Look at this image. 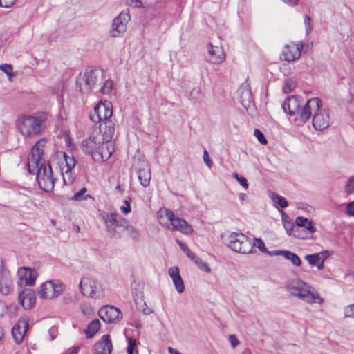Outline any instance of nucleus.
<instances>
[{"label": "nucleus", "mask_w": 354, "mask_h": 354, "mask_svg": "<svg viewBox=\"0 0 354 354\" xmlns=\"http://www.w3.org/2000/svg\"><path fill=\"white\" fill-rule=\"evenodd\" d=\"M46 142L45 139H41L32 147L27 158V167L30 174H36L39 187L45 192H50L54 187V178L50 165L42 160Z\"/></svg>", "instance_id": "1"}, {"label": "nucleus", "mask_w": 354, "mask_h": 354, "mask_svg": "<svg viewBox=\"0 0 354 354\" xmlns=\"http://www.w3.org/2000/svg\"><path fill=\"white\" fill-rule=\"evenodd\" d=\"M113 86V81L106 79L105 72L98 68H89L84 73H80L76 78V88L82 93L97 89L102 94H109Z\"/></svg>", "instance_id": "2"}, {"label": "nucleus", "mask_w": 354, "mask_h": 354, "mask_svg": "<svg viewBox=\"0 0 354 354\" xmlns=\"http://www.w3.org/2000/svg\"><path fill=\"white\" fill-rule=\"evenodd\" d=\"M110 141H106L104 133L95 129L87 139L82 142L81 147L85 153L91 154L96 162L106 161L111 156L113 148Z\"/></svg>", "instance_id": "3"}, {"label": "nucleus", "mask_w": 354, "mask_h": 354, "mask_svg": "<svg viewBox=\"0 0 354 354\" xmlns=\"http://www.w3.org/2000/svg\"><path fill=\"white\" fill-rule=\"evenodd\" d=\"M113 114L112 105L105 101L97 104L90 113V120L95 123V127L104 133L105 140L111 141L115 133V124L111 120Z\"/></svg>", "instance_id": "4"}, {"label": "nucleus", "mask_w": 354, "mask_h": 354, "mask_svg": "<svg viewBox=\"0 0 354 354\" xmlns=\"http://www.w3.org/2000/svg\"><path fill=\"white\" fill-rule=\"evenodd\" d=\"M48 114L45 112L38 113L34 115H22L15 122L16 127L26 137L41 135L46 128Z\"/></svg>", "instance_id": "5"}, {"label": "nucleus", "mask_w": 354, "mask_h": 354, "mask_svg": "<svg viewBox=\"0 0 354 354\" xmlns=\"http://www.w3.org/2000/svg\"><path fill=\"white\" fill-rule=\"evenodd\" d=\"M286 288L291 295L306 302L322 304L323 301L319 295H315L310 292L308 283L299 279H289L286 283Z\"/></svg>", "instance_id": "6"}, {"label": "nucleus", "mask_w": 354, "mask_h": 354, "mask_svg": "<svg viewBox=\"0 0 354 354\" xmlns=\"http://www.w3.org/2000/svg\"><path fill=\"white\" fill-rule=\"evenodd\" d=\"M223 242L232 250L250 254L252 252V241L242 233L228 232L222 235Z\"/></svg>", "instance_id": "7"}, {"label": "nucleus", "mask_w": 354, "mask_h": 354, "mask_svg": "<svg viewBox=\"0 0 354 354\" xmlns=\"http://www.w3.org/2000/svg\"><path fill=\"white\" fill-rule=\"evenodd\" d=\"M104 221L108 233L115 238H121L129 224L126 218L116 212L107 214L104 216Z\"/></svg>", "instance_id": "8"}, {"label": "nucleus", "mask_w": 354, "mask_h": 354, "mask_svg": "<svg viewBox=\"0 0 354 354\" xmlns=\"http://www.w3.org/2000/svg\"><path fill=\"white\" fill-rule=\"evenodd\" d=\"M79 287L84 296L95 299H100L103 296V289L101 283L93 277H82Z\"/></svg>", "instance_id": "9"}, {"label": "nucleus", "mask_w": 354, "mask_h": 354, "mask_svg": "<svg viewBox=\"0 0 354 354\" xmlns=\"http://www.w3.org/2000/svg\"><path fill=\"white\" fill-rule=\"evenodd\" d=\"M65 286L58 280H50L43 283L38 290V295L43 299L57 297L64 292Z\"/></svg>", "instance_id": "10"}, {"label": "nucleus", "mask_w": 354, "mask_h": 354, "mask_svg": "<svg viewBox=\"0 0 354 354\" xmlns=\"http://www.w3.org/2000/svg\"><path fill=\"white\" fill-rule=\"evenodd\" d=\"M131 19L129 11H122L115 17L112 22L111 28L109 30L111 37H120L127 31V25Z\"/></svg>", "instance_id": "11"}, {"label": "nucleus", "mask_w": 354, "mask_h": 354, "mask_svg": "<svg viewBox=\"0 0 354 354\" xmlns=\"http://www.w3.org/2000/svg\"><path fill=\"white\" fill-rule=\"evenodd\" d=\"M322 106V102L319 97L310 98L306 104L301 102L297 117L301 122H306L310 118L313 114L319 111Z\"/></svg>", "instance_id": "12"}, {"label": "nucleus", "mask_w": 354, "mask_h": 354, "mask_svg": "<svg viewBox=\"0 0 354 354\" xmlns=\"http://www.w3.org/2000/svg\"><path fill=\"white\" fill-rule=\"evenodd\" d=\"M158 221L160 225L171 230H176L179 223L185 225V220L176 217L174 212L167 209L158 213Z\"/></svg>", "instance_id": "13"}, {"label": "nucleus", "mask_w": 354, "mask_h": 354, "mask_svg": "<svg viewBox=\"0 0 354 354\" xmlns=\"http://www.w3.org/2000/svg\"><path fill=\"white\" fill-rule=\"evenodd\" d=\"M303 47V43L286 44L283 48L281 58L289 62L298 59L301 57Z\"/></svg>", "instance_id": "14"}, {"label": "nucleus", "mask_w": 354, "mask_h": 354, "mask_svg": "<svg viewBox=\"0 0 354 354\" xmlns=\"http://www.w3.org/2000/svg\"><path fill=\"white\" fill-rule=\"evenodd\" d=\"M100 317L105 322L111 323L122 318L120 310L113 306H104L98 311Z\"/></svg>", "instance_id": "15"}, {"label": "nucleus", "mask_w": 354, "mask_h": 354, "mask_svg": "<svg viewBox=\"0 0 354 354\" xmlns=\"http://www.w3.org/2000/svg\"><path fill=\"white\" fill-rule=\"evenodd\" d=\"M13 289V281L10 271L0 266V292L3 295H8Z\"/></svg>", "instance_id": "16"}, {"label": "nucleus", "mask_w": 354, "mask_h": 354, "mask_svg": "<svg viewBox=\"0 0 354 354\" xmlns=\"http://www.w3.org/2000/svg\"><path fill=\"white\" fill-rule=\"evenodd\" d=\"M313 125L317 130H323L330 125V114L328 109H322L315 112L313 118Z\"/></svg>", "instance_id": "17"}, {"label": "nucleus", "mask_w": 354, "mask_h": 354, "mask_svg": "<svg viewBox=\"0 0 354 354\" xmlns=\"http://www.w3.org/2000/svg\"><path fill=\"white\" fill-rule=\"evenodd\" d=\"M37 275V272L34 269L26 267L19 268L17 271L18 283L21 286H32L35 284Z\"/></svg>", "instance_id": "18"}, {"label": "nucleus", "mask_w": 354, "mask_h": 354, "mask_svg": "<svg viewBox=\"0 0 354 354\" xmlns=\"http://www.w3.org/2000/svg\"><path fill=\"white\" fill-rule=\"evenodd\" d=\"M28 328V318L23 317L20 318L17 323L12 329V335L15 341L19 344L22 342Z\"/></svg>", "instance_id": "19"}, {"label": "nucleus", "mask_w": 354, "mask_h": 354, "mask_svg": "<svg viewBox=\"0 0 354 354\" xmlns=\"http://www.w3.org/2000/svg\"><path fill=\"white\" fill-rule=\"evenodd\" d=\"M301 102L299 97L297 96H290L288 97L283 104V111L290 115H298Z\"/></svg>", "instance_id": "20"}, {"label": "nucleus", "mask_w": 354, "mask_h": 354, "mask_svg": "<svg viewBox=\"0 0 354 354\" xmlns=\"http://www.w3.org/2000/svg\"><path fill=\"white\" fill-rule=\"evenodd\" d=\"M35 301V294L32 289H24L19 295V301L26 310L32 308Z\"/></svg>", "instance_id": "21"}, {"label": "nucleus", "mask_w": 354, "mask_h": 354, "mask_svg": "<svg viewBox=\"0 0 354 354\" xmlns=\"http://www.w3.org/2000/svg\"><path fill=\"white\" fill-rule=\"evenodd\" d=\"M207 59L208 62L212 64H220L225 59L224 51L221 47L209 44Z\"/></svg>", "instance_id": "22"}, {"label": "nucleus", "mask_w": 354, "mask_h": 354, "mask_svg": "<svg viewBox=\"0 0 354 354\" xmlns=\"http://www.w3.org/2000/svg\"><path fill=\"white\" fill-rule=\"evenodd\" d=\"M95 353L97 354H111L113 351V345L109 335L102 336L101 340L95 344Z\"/></svg>", "instance_id": "23"}, {"label": "nucleus", "mask_w": 354, "mask_h": 354, "mask_svg": "<svg viewBox=\"0 0 354 354\" xmlns=\"http://www.w3.org/2000/svg\"><path fill=\"white\" fill-rule=\"evenodd\" d=\"M239 99L241 104L247 108L252 102V95L248 84H243L238 90Z\"/></svg>", "instance_id": "24"}, {"label": "nucleus", "mask_w": 354, "mask_h": 354, "mask_svg": "<svg viewBox=\"0 0 354 354\" xmlns=\"http://www.w3.org/2000/svg\"><path fill=\"white\" fill-rule=\"evenodd\" d=\"M169 274L172 279L176 290L178 293H183L185 290V285L183 280L180 275L179 268L178 267H172L169 269Z\"/></svg>", "instance_id": "25"}, {"label": "nucleus", "mask_w": 354, "mask_h": 354, "mask_svg": "<svg viewBox=\"0 0 354 354\" xmlns=\"http://www.w3.org/2000/svg\"><path fill=\"white\" fill-rule=\"evenodd\" d=\"M151 177L150 167L147 163H145L143 167L138 170V179L140 184L145 187H148L150 184Z\"/></svg>", "instance_id": "26"}, {"label": "nucleus", "mask_w": 354, "mask_h": 354, "mask_svg": "<svg viewBox=\"0 0 354 354\" xmlns=\"http://www.w3.org/2000/svg\"><path fill=\"white\" fill-rule=\"evenodd\" d=\"M295 224L297 225L298 229L303 227L307 230L310 234H313L316 232V228L313 226L312 221L302 216L297 217Z\"/></svg>", "instance_id": "27"}, {"label": "nucleus", "mask_w": 354, "mask_h": 354, "mask_svg": "<svg viewBox=\"0 0 354 354\" xmlns=\"http://www.w3.org/2000/svg\"><path fill=\"white\" fill-rule=\"evenodd\" d=\"M53 162L59 166L61 173L63 174V169L66 166V152L56 151L53 158Z\"/></svg>", "instance_id": "28"}, {"label": "nucleus", "mask_w": 354, "mask_h": 354, "mask_svg": "<svg viewBox=\"0 0 354 354\" xmlns=\"http://www.w3.org/2000/svg\"><path fill=\"white\" fill-rule=\"evenodd\" d=\"M285 230L286 232L289 235H292L295 237L301 239H306V236L301 234L299 231V229H298L297 225H295L291 221H285L283 223Z\"/></svg>", "instance_id": "29"}, {"label": "nucleus", "mask_w": 354, "mask_h": 354, "mask_svg": "<svg viewBox=\"0 0 354 354\" xmlns=\"http://www.w3.org/2000/svg\"><path fill=\"white\" fill-rule=\"evenodd\" d=\"M100 327V322L97 319L93 320L90 322L85 330L86 335L88 338H92L99 330Z\"/></svg>", "instance_id": "30"}, {"label": "nucleus", "mask_w": 354, "mask_h": 354, "mask_svg": "<svg viewBox=\"0 0 354 354\" xmlns=\"http://www.w3.org/2000/svg\"><path fill=\"white\" fill-rule=\"evenodd\" d=\"M75 165L76 161L73 155L71 158L68 155V185L73 183L75 180V175L71 172Z\"/></svg>", "instance_id": "31"}, {"label": "nucleus", "mask_w": 354, "mask_h": 354, "mask_svg": "<svg viewBox=\"0 0 354 354\" xmlns=\"http://www.w3.org/2000/svg\"><path fill=\"white\" fill-rule=\"evenodd\" d=\"M283 257L288 260H290L292 263L295 266H300L301 265V260L299 257L290 251L284 250L283 253Z\"/></svg>", "instance_id": "32"}, {"label": "nucleus", "mask_w": 354, "mask_h": 354, "mask_svg": "<svg viewBox=\"0 0 354 354\" xmlns=\"http://www.w3.org/2000/svg\"><path fill=\"white\" fill-rule=\"evenodd\" d=\"M86 191V188L83 187L78 192H77L73 196H71L70 199L75 201H81L82 200H86L88 198H91L92 197L91 196V195L85 194Z\"/></svg>", "instance_id": "33"}, {"label": "nucleus", "mask_w": 354, "mask_h": 354, "mask_svg": "<svg viewBox=\"0 0 354 354\" xmlns=\"http://www.w3.org/2000/svg\"><path fill=\"white\" fill-rule=\"evenodd\" d=\"M127 341V354H138V350L137 348V340L134 338L129 337Z\"/></svg>", "instance_id": "34"}, {"label": "nucleus", "mask_w": 354, "mask_h": 354, "mask_svg": "<svg viewBox=\"0 0 354 354\" xmlns=\"http://www.w3.org/2000/svg\"><path fill=\"white\" fill-rule=\"evenodd\" d=\"M272 199L276 204H277L281 208H286L288 205L287 200L284 197L279 194H273Z\"/></svg>", "instance_id": "35"}, {"label": "nucleus", "mask_w": 354, "mask_h": 354, "mask_svg": "<svg viewBox=\"0 0 354 354\" xmlns=\"http://www.w3.org/2000/svg\"><path fill=\"white\" fill-rule=\"evenodd\" d=\"M127 234L134 241H138L139 238V232L137 229H136L133 226L130 225L129 223L127 225V229L125 230Z\"/></svg>", "instance_id": "36"}, {"label": "nucleus", "mask_w": 354, "mask_h": 354, "mask_svg": "<svg viewBox=\"0 0 354 354\" xmlns=\"http://www.w3.org/2000/svg\"><path fill=\"white\" fill-rule=\"evenodd\" d=\"M296 87V82L292 79H286L283 91L285 93H290Z\"/></svg>", "instance_id": "37"}, {"label": "nucleus", "mask_w": 354, "mask_h": 354, "mask_svg": "<svg viewBox=\"0 0 354 354\" xmlns=\"http://www.w3.org/2000/svg\"><path fill=\"white\" fill-rule=\"evenodd\" d=\"M305 259L308 261V263L314 266H316L317 264L321 261L320 257L318 256V254H307L305 256Z\"/></svg>", "instance_id": "38"}, {"label": "nucleus", "mask_w": 354, "mask_h": 354, "mask_svg": "<svg viewBox=\"0 0 354 354\" xmlns=\"http://www.w3.org/2000/svg\"><path fill=\"white\" fill-rule=\"evenodd\" d=\"M252 243L253 247L254 246L257 247L258 249L261 252H268V250H267V248L266 247L265 243H263V241L261 239L254 238L253 242H252Z\"/></svg>", "instance_id": "39"}, {"label": "nucleus", "mask_w": 354, "mask_h": 354, "mask_svg": "<svg viewBox=\"0 0 354 354\" xmlns=\"http://www.w3.org/2000/svg\"><path fill=\"white\" fill-rule=\"evenodd\" d=\"M195 264H196L201 270L205 271L207 273H209L211 272V269L207 263L203 262L200 258H196V260H195Z\"/></svg>", "instance_id": "40"}, {"label": "nucleus", "mask_w": 354, "mask_h": 354, "mask_svg": "<svg viewBox=\"0 0 354 354\" xmlns=\"http://www.w3.org/2000/svg\"><path fill=\"white\" fill-rule=\"evenodd\" d=\"M176 230L180 231L183 234H188L192 232V226L189 225L185 221V225L183 223H179L178 227Z\"/></svg>", "instance_id": "41"}, {"label": "nucleus", "mask_w": 354, "mask_h": 354, "mask_svg": "<svg viewBox=\"0 0 354 354\" xmlns=\"http://www.w3.org/2000/svg\"><path fill=\"white\" fill-rule=\"evenodd\" d=\"M345 192L348 194H351L354 193V176L351 177L345 186Z\"/></svg>", "instance_id": "42"}, {"label": "nucleus", "mask_w": 354, "mask_h": 354, "mask_svg": "<svg viewBox=\"0 0 354 354\" xmlns=\"http://www.w3.org/2000/svg\"><path fill=\"white\" fill-rule=\"evenodd\" d=\"M254 134L261 144L266 145L268 143L263 133L259 129H255Z\"/></svg>", "instance_id": "43"}, {"label": "nucleus", "mask_w": 354, "mask_h": 354, "mask_svg": "<svg viewBox=\"0 0 354 354\" xmlns=\"http://www.w3.org/2000/svg\"><path fill=\"white\" fill-rule=\"evenodd\" d=\"M0 69L3 71L8 76L12 77V66L8 64L0 65Z\"/></svg>", "instance_id": "44"}, {"label": "nucleus", "mask_w": 354, "mask_h": 354, "mask_svg": "<svg viewBox=\"0 0 354 354\" xmlns=\"http://www.w3.org/2000/svg\"><path fill=\"white\" fill-rule=\"evenodd\" d=\"M304 23L306 26V33L308 34L313 30V26L311 24V19L307 15H306L304 17Z\"/></svg>", "instance_id": "45"}, {"label": "nucleus", "mask_w": 354, "mask_h": 354, "mask_svg": "<svg viewBox=\"0 0 354 354\" xmlns=\"http://www.w3.org/2000/svg\"><path fill=\"white\" fill-rule=\"evenodd\" d=\"M203 161L205 162V163L207 165V167L209 168H211L212 167L213 162L211 160L207 150H204V151H203Z\"/></svg>", "instance_id": "46"}, {"label": "nucleus", "mask_w": 354, "mask_h": 354, "mask_svg": "<svg viewBox=\"0 0 354 354\" xmlns=\"http://www.w3.org/2000/svg\"><path fill=\"white\" fill-rule=\"evenodd\" d=\"M354 304L348 306L344 310V315L346 317H353L354 316Z\"/></svg>", "instance_id": "47"}, {"label": "nucleus", "mask_w": 354, "mask_h": 354, "mask_svg": "<svg viewBox=\"0 0 354 354\" xmlns=\"http://www.w3.org/2000/svg\"><path fill=\"white\" fill-rule=\"evenodd\" d=\"M127 4L129 6H133L134 8L142 7V3L140 0H127Z\"/></svg>", "instance_id": "48"}, {"label": "nucleus", "mask_w": 354, "mask_h": 354, "mask_svg": "<svg viewBox=\"0 0 354 354\" xmlns=\"http://www.w3.org/2000/svg\"><path fill=\"white\" fill-rule=\"evenodd\" d=\"M124 204L125 205L120 207V210L123 214H127L131 212L130 201L125 200Z\"/></svg>", "instance_id": "49"}, {"label": "nucleus", "mask_w": 354, "mask_h": 354, "mask_svg": "<svg viewBox=\"0 0 354 354\" xmlns=\"http://www.w3.org/2000/svg\"><path fill=\"white\" fill-rule=\"evenodd\" d=\"M346 212L348 215L354 216V201L347 204Z\"/></svg>", "instance_id": "50"}, {"label": "nucleus", "mask_w": 354, "mask_h": 354, "mask_svg": "<svg viewBox=\"0 0 354 354\" xmlns=\"http://www.w3.org/2000/svg\"><path fill=\"white\" fill-rule=\"evenodd\" d=\"M229 341L233 348H236L240 343L235 335H230Z\"/></svg>", "instance_id": "51"}, {"label": "nucleus", "mask_w": 354, "mask_h": 354, "mask_svg": "<svg viewBox=\"0 0 354 354\" xmlns=\"http://www.w3.org/2000/svg\"><path fill=\"white\" fill-rule=\"evenodd\" d=\"M17 0H0V6L8 8L12 6Z\"/></svg>", "instance_id": "52"}, {"label": "nucleus", "mask_w": 354, "mask_h": 354, "mask_svg": "<svg viewBox=\"0 0 354 354\" xmlns=\"http://www.w3.org/2000/svg\"><path fill=\"white\" fill-rule=\"evenodd\" d=\"M55 142L56 145H62L64 142L66 145V133H63L61 136H58Z\"/></svg>", "instance_id": "53"}, {"label": "nucleus", "mask_w": 354, "mask_h": 354, "mask_svg": "<svg viewBox=\"0 0 354 354\" xmlns=\"http://www.w3.org/2000/svg\"><path fill=\"white\" fill-rule=\"evenodd\" d=\"M284 250H272V251H268L266 252L269 256H283Z\"/></svg>", "instance_id": "54"}, {"label": "nucleus", "mask_w": 354, "mask_h": 354, "mask_svg": "<svg viewBox=\"0 0 354 354\" xmlns=\"http://www.w3.org/2000/svg\"><path fill=\"white\" fill-rule=\"evenodd\" d=\"M237 181L239 182V183L245 188H248V180L245 178L241 176L239 178H238Z\"/></svg>", "instance_id": "55"}, {"label": "nucleus", "mask_w": 354, "mask_h": 354, "mask_svg": "<svg viewBox=\"0 0 354 354\" xmlns=\"http://www.w3.org/2000/svg\"><path fill=\"white\" fill-rule=\"evenodd\" d=\"M345 280L348 282H354V273L349 272L345 274Z\"/></svg>", "instance_id": "56"}, {"label": "nucleus", "mask_w": 354, "mask_h": 354, "mask_svg": "<svg viewBox=\"0 0 354 354\" xmlns=\"http://www.w3.org/2000/svg\"><path fill=\"white\" fill-rule=\"evenodd\" d=\"M318 256L320 257V259L322 261H325L329 257V252L328 250H325L319 253H317Z\"/></svg>", "instance_id": "57"}, {"label": "nucleus", "mask_w": 354, "mask_h": 354, "mask_svg": "<svg viewBox=\"0 0 354 354\" xmlns=\"http://www.w3.org/2000/svg\"><path fill=\"white\" fill-rule=\"evenodd\" d=\"M187 256L192 260L193 261L194 263H195V260H196V258H199L198 257H197L193 252H192L191 250L190 251H188L187 252Z\"/></svg>", "instance_id": "58"}, {"label": "nucleus", "mask_w": 354, "mask_h": 354, "mask_svg": "<svg viewBox=\"0 0 354 354\" xmlns=\"http://www.w3.org/2000/svg\"><path fill=\"white\" fill-rule=\"evenodd\" d=\"M285 3L290 6H295L298 4V0H282Z\"/></svg>", "instance_id": "59"}, {"label": "nucleus", "mask_w": 354, "mask_h": 354, "mask_svg": "<svg viewBox=\"0 0 354 354\" xmlns=\"http://www.w3.org/2000/svg\"><path fill=\"white\" fill-rule=\"evenodd\" d=\"M80 348H81V346H75L71 348V351L68 354H78Z\"/></svg>", "instance_id": "60"}, {"label": "nucleus", "mask_w": 354, "mask_h": 354, "mask_svg": "<svg viewBox=\"0 0 354 354\" xmlns=\"http://www.w3.org/2000/svg\"><path fill=\"white\" fill-rule=\"evenodd\" d=\"M316 267L319 270H323L324 268V261H319V262L317 264Z\"/></svg>", "instance_id": "61"}, {"label": "nucleus", "mask_w": 354, "mask_h": 354, "mask_svg": "<svg viewBox=\"0 0 354 354\" xmlns=\"http://www.w3.org/2000/svg\"><path fill=\"white\" fill-rule=\"evenodd\" d=\"M180 248L186 254L188 251H190V250L189 249L186 244H181Z\"/></svg>", "instance_id": "62"}, {"label": "nucleus", "mask_w": 354, "mask_h": 354, "mask_svg": "<svg viewBox=\"0 0 354 354\" xmlns=\"http://www.w3.org/2000/svg\"><path fill=\"white\" fill-rule=\"evenodd\" d=\"M73 230L76 233H79L80 231V228L78 225L73 224Z\"/></svg>", "instance_id": "63"}, {"label": "nucleus", "mask_w": 354, "mask_h": 354, "mask_svg": "<svg viewBox=\"0 0 354 354\" xmlns=\"http://www.w3.org/2000/svg\"><path fill=\"white\" fill-rule=\"evenodd\" d=\"M245 197H246V195L245 194L241 193L239 194V199L242 204L243 203V201H245Z\"/></svg>", "instance_id": "64"}]
</instances>
